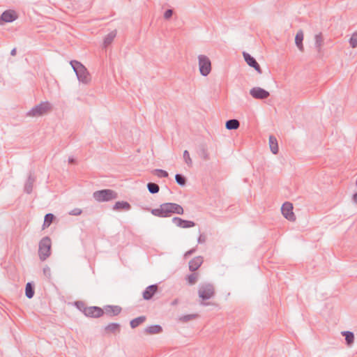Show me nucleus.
Segmentation results:
<instances>
[{
  "label": "nucleus",
  "instance_id": "nucleus-19",
  "mask_svg": "<svg viewBox=\"0 0 357 357\" xmlns=\"http://www.w3.org/2000/svg\"><path fill=\"white\" fill-rule=\"evenodd\" d=\"M121 326L118 323H110L105 327V331L107 333H119Z\"/></svg>",
  "mask_w": 357,
  "mask_h": 357
},
{
  "label": "nucleus",
  "instance_id": "nucleus-28",
  "mask_svg": "<svg viewBox=\"0 0 357 357\" xmlns=\"http://www.w3.org/2000/svg\"><path fill=\"white\" fill-rule=\"evenodd\" d=\"M146 321L145 316H140L130 321V325L132 328H135Z\"/></svg>",
  "mask_w": 357,
  "mask_h": 357
},
{
  "label": "nucleus",
  "instance_id": "nucleus-38",
  "mask_svg": "<svg viewBox=\"0 0 357 357\" xmlns=\"http://www.w3.org/2000/svg\"><path fill=\"white\" fill-rule=\"evenodd\" d=\"M183 159L185 162L188 165V166L191 167L192 165V159L190 158L189 152L185 150L183 152Z\"/></svg>",
  "mask_w": 357,
  "mask_h": 357
},
{
  "label": "nucleus",
  "instance_id": "nucleus-14",
  "mask_svg": "<svg viewBox=\"0 0 357 357\" xmlns=\"http://www.w3.org/2000/svg\"><path fill=\"white\" fill-rule=\"evenodd\" d=\"M158 290V286L157 284H151L148 286L143 291L142 296L144 300H151Z\"/></svg>",
  "mask_w": 357,
  "mask_h": 357
},
{
  "label": "nucleus",
  "instance_id": "nucleus-18",
  "mask_svg": "<svg viewBox=\"0 0 357 357\" xmlns=\"http://www.w3.org/2000/svg\"><path fill=\"white\" fill-rule=\"evenodd\" d=\"M131 205L126 201L116 202L112 207L114 211H129Z\"/></svg>",
  "mask_w": 357,
  "mask_h": 357
},
{
  "label": "nucleus",
  "instance_id": "nucleus-6",
  "mask_svg": "<svg viewBox=\"0 0 357 357\" xmlns=\"http://www.w3.org/2000/svg\"><path fill=\"white\" fill-rule=\"evenodd\" d=\"M198 294L203 301L208 300L215 295V287L211 283L201 284L199 287Z\"/></svg>",
  "mask_w": 357,
  "mask_h": 357
},
{
  "label": "nucleus",
  "instance_id": "nucleus-15",
  "mask_svg": "<svg viewBox=\"0 0 357 357\" xmlns=\"http://www.w3.org/2000/svg\"><path fill=\"white\" fill-rule=\"evenodd\" d=\"M102 309L104 314L110 317L119 315L122 310V308L119 305H105Z\"/></svg>",
  "mask_w": 357,
  "mask_h": 357
},
{
  "label": "nucleus",
  "instance_id": "nucleus-24",
  "mask_svg": "<svg viewBox=\"0 0 357 357\" xmlns=\"http://www.w3.org/2000/svg\"><path fill=\"white\" fill-rule=\"evenodd\" d=\"M35 294V286L33 282H28L25 287V295L28 298H32Z\"/></svg>",
  "mask_w": 357,
  "mask_h": 357
},
{
  "label": "nucleus",
  "instance_id": "nucleus-33",
  "mask_svg": "<svg viewBox=\"0 0 357 357\" xmlns=\"http://www.w3.org/2000/svg\"><path fill=\"white\" fill-rule=\"evenodd\" d=\"M197 317H198L197 314H190L183 315V316L180 317L179 320L182 322L185 323V322H188V321H190L191 320L196 319Z\"/></svg>",
  "mask_w": 357,
  "mask_h": 357
},
{
  "label": "nucleus",
  "instance_id": "nucleus-29",
  "mask_svg": "<svg viewBox=\"0 0 357 357\" xmlns=\"http://www.w3.org/2000/svg\"><path fill=\"white\" fill-rule=\"evenodd\" d=\"M342 335L344 337L346 343L348 345H351L354 343V334L351 331H343L342 332Z\"/></svg>",
  "mask_w": 357,
  "mask_h": 357
},
{
  "label": "nucleus",
  "instance_id": "nucleus-4",
  "mask_svg": "<svg viewBox=\"0 0 357 357\" xmlns=\"http://www.w3.org/2000/svg\"><path fill=\"white\" fill-rule=\"evenodd\" d=\"M52 242L49 236L43 237L39 242L38 255L40 260L45 261L51 255Z\"/></svg>",
  "mask_w": 357,
  "mask_h": 357
},
{
  "label": "nucleus",
  "instance_id": "nucleus-36",
  "mask_svg": "<svg viewBox=\"0 0 357 357\" xmlns=\"http://www.w3.org/2000/svg\"><path fill=\"white\" fill-rule=\"evenodd\" d=\"M75 305L79 310H80L85 314L88 307L86 306L85 303L83 301H76L75 303Z\"/></svg>",
  "mask_w": 357,
  "mask_h": 357
},
{
  "label": "nucleus",
  "instance_id": "nucleus-1",
  "mask_svg": "<svg viewBox=\"0 0 357 357\" xmlns=\"http://www.w3.org/2000/svg\"><path fill=\"white\" fill-rule=\"evenodd\" d=\"M151 213L156 217L168 218L172 214L182 215L184 213V210L180 204L166 202L160 204L159 208L151 209Z\"/></svg>",
  "mask_w": 357,
  "mask_h": 357
},
{
  "label": "nucleus",
  "instance_id": "nucleus-2",
  "mask_svg": "<svg viewBox=\"0 0 357 357\" xmlns=\"http://www.w3.org/2000/svg\"><path fill=\"white\" fill-rule=\"evenodd\" d=\"M70 63L80 82L88 84L91 81V75L88 70L81 62L72 60Z\"/></svg>",
  "mask_w": 357,
  "mask_h": 357
},
{
  "label": "nucleus",
  "instance_id": "nucleus-21",
  "mask_svg": "<svg viewBox=\"0 0 357 357\" xmlns=\"http://www.w3.org/2000/svg\"><path fill=\"white\" fill-rule=\"evenodd\" d=\"M314 47L318 52V53H321V47L324 45V38L321 33H319L314 36Z\"/></svg>",
  "mask_w": 357,
  "mask_h": 357
},
{
  "label": "nucleus",
  "instance_id": "nucleus-27",
  "mask_svg": "<svg viewBox=\"0 0 357 357\" xmlns=\"http://www.w3.org/2000/svg\"><path fill=\"white\" fill-rule=\"evenodd\" d=\"M56 218L55 215L52 213H47L45 215L44 222L43 225V229L47 228L50 226L52 222Z\"/></svg>",
  "mask_w": 357,
  "mask_h": 357
},
{
  "label": "nucleus",
  "instance_id": "nucleus-43",
  "mask_svg": "<svg viewBox=\"0 0 357 357\" xmlns=\"http://www.w3.org/2000/svg\"><path fill=\"white\" fill-rule=\"evenodd\" d=\"M197 241L199 243H205L206 241V236L204 234H200L198 239H197Z\"/></svg>",
  "mask_w": 357,
  "mask_h": 357
},
{
  "label": "nucleus",
  "instance_id": "nucleus-25",
  "mask_svg": "<svg viewBox=\"0 0 357 357\" xmlns=\"http://www.w3.org/2000/svg\"><path fill=\"white\" fill-rule=\"evenodd\" d=\"M240 126V122L237 119H229L226 121L225 128L227 130H236Z\"/></svg>",
  "mask_w": 357,
  "mask_h": 357
},
{
  "label": "nucleus",
  "instance_id": "nucleus-40",
  "mask_svg": "<svg viewBox=\"0 0 357 357\" xmlns=\"http://www.w3.org/2000/svg\"><path fill=\"white\" fill-rule=\"evenodd\" d=\"M43 274L47 278H50L51 277V270H50V268L47 266H45L43 268Z\"/></svg>",
  "mask_w": 357,
  "mask_h": 357
},
{
  "label": "nucleus",
  "instance_id": "nucleus-7",
  "mask_svg": "<svg viewBox=\"0 0 357 357\" xmlns=\"http://www.w3.org/2000/svg\"><path fill=\"white\" fill-rule=\"evenodd\" d=\"M199 68L202 76H207L211 71V62L208 57L205 55H199Z\"/></svg>",
  "mask_w": 357,
  "mask_h": 357
},
{
  "label": "nucleus",
  "instance_id": "nucleus-41",
  "mask_svg": "<svg viewBox=\"0 0 357 357\" xmlns=\"http://www.w3.org/2000/svg\"><path fill=\"white\" fill-rule=\"evenodd\" d=\"M82 210L80 208H74L73 210H72L69 214L70 215H79L82 213Z\"/></svg>",
  "mask_w": 357,
  "mask_h": 357
},
{
  "label": "nucleus",
  "instance_id": "nucleus-31",
  "mask_svg": "<svg viewBox=\"0 0 357 357\" xmlns=\"http://www.w3.org/2000/svg\"><path fill=\"white\" fill-rule=\"evenodd\" d=\"M198 154L204 160H208L209 159L207 149H206V147L204 145H201L199 146Z\"/></svg>",
  "mask_w": 357,
  "mask_h": 357
},
{
  "label": "nucleus",
  "instance_id": "nucleus-45",
  "mask_svg": "<svg viewBox=\"0 0 357 357\" xmlns=\"http://www.w3.org/2000/svg\"><path fill=\"white\" fill-rule=\"evenodd\" d=\"M68 162L70 164H75V159L74 158H73V157H70L68 158Z\"/></svg>",
  "mask_w": 357,
  "mask_h": 357
},
{
  "label": "nucleus",
  "instance_id": "nucleus-37",
  "mask_svg": "<svg viewBox=\"0 0 357 357\" xmlns=\"http://www.w3.org/2000/svg\"><path fill=\"white\" fill-rule=\"evenodd\" d=\"M349 45L352 48H356L357 47V32H354L349 40Z\"/></svg>",
  "mask_w": 357,
  "mask_h": 357
},
{
  "label": "nucleus",
  "instance_id": "nucleus-13",
  "mask_svg": "<svg viewBox=\"0 0 357 357\" xmlns=\"http://www.w3.org/2000/svg\"><path fill=\"white\" fill-rule=\"evenodd\" d=\"M17 17V16L14 10H5L0 17L1 24H3V22H13Z\"/></svg>",
  "mask_w": 357,
  "mask_h": 357
},
{
  "label": "nucleus",
  "instance_id": "nucleus-5",
  "mask_svg": "<svg viewBox=\"0 0 357 357\" xmlns=\"http://www.w3.org/2000/svg\"><path fill=\"white\" fill-rule=\"evenodd\" d=\"M52 105L46 101L32 107L26 114L29 116H40L52 110Z\"/></svg>",
  "mask_w": 357,
  "mask_h": 357
},
{
  "label": "nucleus",
  "instance_id": "nucleus-26",
  "mask_svg": "<svg viewBox=\"0 0 357 357\" xmlns=\"http://www.w3.org/2000/svg\"><path fill=\"white\" fill-rule=\"evenodd\" d=\"M116 36V31H112L105 36L103 41L104 47H106L109 45L114 40Z\"/></svg>",
  "mask_w": 357,
  "mask_h": 357
},
{
  "label": "nucleus",
  "instance_id": "nucleus-30",
  "mask_svg": "<svg viewBox=\"0 0 357 357\" xmlns=\"http://www.w3.org/2000/svg\"><path fill=\"white\" fill-rule=\"evenodd\" d=\"M146 186L149 192L151 194H156L160 190L159 185L155 183L149 182L147 183Z\"/></svg>",
  "mask_w": 357,
  "mask_h": 357
},
{
  "label": "nucleus",
  "instance_id": "nucleus-39",
  "mask_svg": "<svg viewBox=\"0 0 357 357\" xmlns=\"http://www.w3.org/2000/svg\"><path fill=\"white\" fill-rule=\"evenodd\" d=\"M173 10L172 9H167V10H165V13H164V18L165 20H169L172 15H173Z\"/></svg>",
  "mask_w": 357,
  "mask_h": 357
},
{
  "label": "nucleus",
  "instance_id": "nucleus-23",
  "mask_svg": "<svg viewBox=\"0 0 357 357\" xmlns=\"http://www.w3.org/2000/svg\"><path fill=\"white\" fill-rule=\"evenodd\" d=\"M162 331V328L160 325L155 324L147 326L144 332L147 334H158Z\"/></svg>",
  "mask_w": 357,
  "mask_h": 357
},
{
  "label": "nucleus",
  "instance_id": "nucleus-10",
  "mask_svg": "<svg viewBox=\"0 0 357 357\" xmlns=\"http://www.w3.org/2000/svg\"><path fill=\"white\" fill-rule=\"evenodd\" d=\"M243 58L248 66L255 69V70L259 74L262 73L261 67L257 63L256 59L252 56L249 53L244 52L243 53Z\"/></svg>",
  "mask_w": 357,
  "mask_h": 357
},
{
  "label": "nucleus",
  "instance_id": "nucleus-46",
  "mask_svg": "<svg viewBox=\"0 0 357 357\" xmlns=\"http://www.w3.org/2000/svg\"><path fill=\"white\" fill-rule=\"evenodd\" d=\"M178 303V299L176 298L174 301H172L171 305L172 306L176 305Z\"/></svg>",
  "mask_w": 357,
  "mask_h": 357
},
{
  "label": "nucleus",
  "instance_id": "nucleus-32",
  "mask_svg": "<svg viewBox=\"0 0 357 357\" xmlns=\"http://www.w3.org/2000/svg\"><path fill=\"white\" fill-rule=\"evenodd\" d=\"M175 180L178 185L185 186L187 182V178L183 174H176L175 175Z\"/></svg>",
  "mask_w": 357,
  "mask_h": 357
},
{
  "label": "nucleus",
  "instance_id": "nucleus-11",
  "mask_svg": "<svg viewBox=\"0 0 357 357\" xmlns=\"http://www.w3.org/2000/svg\"><path fill=\"white\" fill-rule=\"evenodd\" d=\"M172 222L177 227L181 228H190L195 226V222L191 220H183L179 217H174L172 219Z\"/></svg>",
  "mask_w": 357,
  "mask_h": 357
},
{
  "label": "nucleus",
  "instance_id": "nucleus-12",
  "mask_svg": "<svg viewBox=\"0 0 357 357\" xmlns=\"http://www.w3.org/2000/svg\"><path fill=\"white\" fill-rule=\"evenodd\" d=\"M104 314L103 310L98 306L88 307L85 316L92 318H99Z\"/></svg>",
  "mask_w": 357,
  "mask_h": 357
},
{
  "label": "nucleus",
  "instance_id": "nucleus-22",
  "mask_svg": "<svg viewBox=\"0 0 357 357\" xmlns=\"http://www.w3.org/2000/svg\"><path fill=\"white\" fill-rule=\"evenodd\" d=\"M269 146L271 152L273 154H277L279 151L278 144L277 139L273 135L269 136Z\"/></svg>",
  "mask_w": 357,
  "mask_h": 357
},
{
  "label": "nucleus",
  "instance_id": "nucleus-3",
  "mask_svg": "<svg viewBox=\"0 0 357 357\" xmlns=\"http://www.w3.org/2000/svg\"><path fill=\"white\" fill-rule=\"evenodd\" d=\"M93 197L98 202H105L118 198V193L111 189H103L95 191Z\"/></svg>",
  "mask_w": 357,
  "mask_h": 357
},
{
  "label": "nucleus",
  "instance_id": "nucleus-47",
  "mask_svg": "<svg viewBox=\"0 0 357 357\" xmlns=\"http://www.w3.org/2000/svg\"><path fill=\"white\" fill-rule=\"evenodd\" d=\"M16 53H17V50H16V48H13L11 52H10V55L11 56H15L16 55Z\"/></svg>",
  "mask_w": 357,
  "mask_h": 357
},
{
  "label": "nucleus",
  "instance_id": "nucleus-44",
  "mask_svg": "<svg viewBox=\"0 0 357 357\" xmlns=\"http://www.w3.org/2000/svg\"><path fill=\"white\" fill-rule=\"evenodd\" d=\"M353 202L357 204V192H355L352 197Z\"/></svg>",
  "mask_w": 357,
  "mask_h": 357
},
{
  "label": "nucleus",
  "instance_id": "nucleus-35",
  "mask_svg": "<svg viewBox=\"0 0 357 357\" xmlns=\"http://www.w3.org/2000/svg\"><path fill=\"white\" fill-rule=\"evenodd\" d=\"M153 173L158 176L159 178H166L169 176L167 171L161 169H155L153 171Z\"/></svg>",
  "mask_w": 357,
  "mask_h": 357
},
{
  "label": "nucleus",
  "instance_id": "nucleus-20",
  "mask_svg": "<svg viewBox=\"0 0 357 357\" xmlns=\"http://www.w3.org/2000/svg\"><path fill=\"white\" fill-rule=\"evenodd\" d=\"M303 32L302 30H300L297 32L295 37V43L298 50L301 52L304 50V47L303 44Z\"/></svg>",
  "mask_w": 357,
  "mask_h": 357
},
{
  "label": "nucleus",
  "instance_id": "nucleus-42",
  "mask_svg": "<svg viewBox=\"0 0 357 357\" xmlns=\"http://www.w3.org/2000/svg\"><path fill=\"white\" fill-rule=\"evenodd\" d=\"M195 251H196V249H195V248H192V249H190V250L187 251V252L185 253V255H184V257H185V258L188 257L189 256H190L191 255H192Z\"/></svg>",
  "mask_w": 357,
  "mask_h": 357
},
{
  "label": "nucleus",
  "instance_id": "nucleus-16",
  "mask_svg": "<svg viewBox=\"0 0 357 357\" xmlns=\"http://www.w3.org/2000/svg\"><path fill=\"white\" fill-rule=\"evenodd\" d=\"M36 181V177L31 172H29L27 180L24 184V190L26 193L30 194L33 190V183Z\"/></svg>",
  "mask_w": 357,
  "mask_h": 357
},
{
  "label": "nucleus",
  "instance_id": "nucleus-8",
  "mask_svg": "<svg viewBox=\"0 0 357 357\" xmlns=\"http://www.w3.org/2000/svg\"><path fill=\"white\" fill-rule=\"evenodd\" d=\"M250 96L257 100H264L269 97L270 93L268 91L259 87H253L250 90Z\"/></svg>",
  "mask_w": 357,
  "mask_h": 357
},
{
  "label": "nucleus",
  "instance_id": "nucleus-17",
  "mask_svg": "<svg viewBox=\"0 0 357 357\" xmlns=\"http://www.w3.org/2000/svg\"><path fill=\"white\" fill-rule=\"evenodd\" d=\"M203 258L202 257L198 256L193 258L189 262V270L192 272L197 271L202 264Z\"/></svg>",
  "mask_w": 357,
  "mask_h": 357
},
{
  "label": "nucleus",
  "instance_id": "nucleus-34",
  "mask_svg": "<svg viewBox=\"0 0 357 357\" xmlns=\"http://www.w3.org/2000/svg\"><path fill=\"white\" fill-rule=\"evenodd\" d=\"M198 279V273H192L190 275H188L186 278V280L189 284L192 285L195 284Z\"/></svg>",
  "mask_w": 357,
  "mask_h": 357
},
{
  "label": "nucleus",
  "instance_id": "nucleus-9",
  "mask_svg": "<svg viewBox=\"0 0 357 357\" xmlns=\"http://www.w3.org/2000/svg\"><path fill=\"white\" fill-rule=\"evenodd\" d=\"M293 204L290 202H285L281 207V211L284 217L289 221H294L296 216L293 212Z\"/></svg>",
  "mask_w": 357,
  "mask_h": 357
}]
</instances>
